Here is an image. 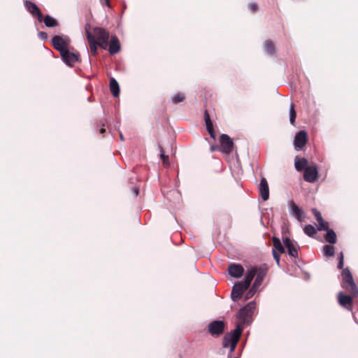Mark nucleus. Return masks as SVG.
<instances>
[{
    "label": "nucleus",
    "instance_id": "11",
    "mask_svg": "<svg viewBox=\"0 0 358 358\" xmlns=\"http://www.w3.org/2000/svg\"><path fill=\"white\" fill-rule=\"evenodd\" d=\"M338 301L339 304L348 310H351L352 306V299L356 298L357 296H352V294H346L343 292H340L338 293Z\"/></svg>",
    "mask_w": 358,
    "mask_h": 358
},
{
    "label": "nucleus",
    "instance_id": "32",
    "mask_svg": "<svg viewBox=\"0 0 358 358\" xmlns=\"http://www.w3.org/2000/svg\"><path fill=\"white\" fill-rule=\"evenodd\" d=\"M257 289H258V287H254V285H252V287L250 289V290L245 294V299L248 300L250 298H252L257 292Z\"/></svg>",
    "mask_w": 358,
    "mask_h": 358
},
{
    "label": "nucleus",
    "instance_id": "27",
    "mask_svg": "<svg viewBox=\"0 0 358 358\" xmlns=\"http://www.w3.org/2000/svg\"><path fill=\"white\" fill-rule=\"evenodd\" d=\"M43 20L48 27H54L58 24L57 21L49 15H45L44 17H43Z\"/></svg>",
    "mask_w": 358,
    "mask_h": 358
},
{
    "label": "nucleus",
    "instance_id": "7",
    "mask_svg": "<svg viewBox=\"0 0 358 358\" xmlns=\"http://www.w3.org/2000/svg\"><path fill=\"white\" fill-rule=\"evenodd\" d=\"M308 136L304 130L298 131L294 138V147L296 151H300L307 143Z\"/></svg>",
    "mask_w": 358,
    "mask_h": 358
},
{
    "label": "nucleus",
    "instance_id": "16",
    "mask_svg": "<svg viewBox=\"0 0 358 358\" xmlns=\"http://www.w3.org/2000/svg\"><path fill=\"white\" fill-rule=\"evenodd\" d=\"M289 213L291 215L294 216L299 222H303L302 217L303 211L292 200L288 203Z\"/></svg>",
    "mask_w": 358,
    "mask_h": 358
},
{
    "label": "nucleus",
    "instance_id": "48",
    "mask_svg": "<svg viewBox=\"0 0 358 358\" xmlns=\"http://www.w3.org/2000/svg\"><path fill=\"white\" fill-rule=\"evenodd\" d=\"M135 194H136V196L138 194V189H135Z\"/></svg>",
    "mask_w": 358,
    "mask_h": 358
},
{
    "label": "nucleus",
    "instance_id": "42",
    "mask_svg": "<svg viewBox=\"0 0 358 358\" xmlns=\"http://www.w3.org/2000/svg\"><path fill=\"white\" fill-rule=\"evenodd\" d=\"M102 4H106L108 7L111 8V5L109 0H100Z\"/></svg>",
    "mask_w": 358,
    "mask_h": 358
},
{
    "label": "nucleus",
    "instance_id": "25",
    "mask_svg": "<svg viewBox=\"0 0 358 358\" xmlns=\"http://www.w3.org/2000/svg\"><path fill=\"white\" fill-rule=\"evenodd\" d=\"M324 236L325 241L330 244H334L337 241L336 234L332 229H328Z\"/></svg>",
    "mask_w": 358,
    "mask_h": 358
},
{
    "label": "nucleus",
    "instance_id": "26",
    "mask_svg": "<svg viewBox=\"0 0 358 358\" xmlns=\"http://www.w3.org/2000/svg\"><path fill=\"white\" fill-rule=\"evenodd\" d=\"M272 241L273 246L275 248V250H278L280 253L285 252V245L280 241V240L276 236H273L272 238Z\"/></svg>",
    "mask_w": 358,
    "mask_h": 358
},
{
    "label": "nucleus",
    "instance_id": "1",
    "mask_svg": "<svg viewBox=\"0 0 358 358\" xmlns=\"http://www.w3.org/2000/svg\"><path fill=\"white\" fill-rule=\"evenodd\" d=\"M342 276L343 284L342 287L354 296H358V287L354 281L350 269L347 267L343 269Z\"/></svg>",
    "mask_w": 358,
    "mask_h": 358
},
{
    "label": "nucleus",
    "instance_id": "36",
    "mask_svg": "<svg viewBox=\"0 0 358 358\" xmlns=\"http://www.w3.org/2000/svg\"><path fill=\"white\" fill-rule=\"evenodd\" d=\"M272 253H273L274 259L276 261L277 264L279 266L280 265V255L275 250H273Z\"/></svg>",
    "mask_w": 358,
    "mask_h": 358
},
{
    "label": "nucleus",
    "instance_id": "23",
    "mask_svg": "<svg viewBox=\"0 0 358 358\" xmlns=\"http://www.w3.org/2000/svg\"><path fill=\"white\" fill-rule=\"evenodd\" d=\"M294 166L296 171H304L308 166V161L306 158H295Z\"/></svg>",
    "mask_w": 358,
    "mask_h": 358
},
{
    "label": "nucleus",
    "instance_id": "34",
    "mask_svg": "<svg viewBox=\"0 0 358 358\" xmlns=\"http://www.w3.org/2000/svg\"><path fill=\"white\" fill-rule=\"evenodd\" d=\"M317 229L319 231H327L329 229L328 222L324 221L323 222L320 223L317 226Z\"/></svg>",
    "mask_w": 358,
    "mask_h": 358
},
{
    "label": "nucleus",
    "instance_id": "30",
    "mask_svg": "<svg viewBox=\"0 0 358 358\" xmlns=\"http://www.w3.org/2000/svg\"><path fill=\"white\" fill-rule=\"evenodd\" d=\"M303 231L307 236L310 237H313L317 233L316 229L311 224L306 225L303 228Z\"/></svg>",
    "mask_w": 358,
    "mask_h": 358
},
{
    "label": "nucleus",
    "instance_id": "44",
    "mask_svg": "<svg viewBox=\"0 0 358 358\" xmlns=\"http://www.w3.org/2000/svg\"><path fill=\"white\" fill-rule=\"evenodd\" d=\"M318 222V224L321 222H323L324 220H323L322 217L319 218L318 220H316Z\"/></svg>",
    "mask_w": 358,
    "mask_h": 358
},
{
    "label": "nucleus",
    "instance_id": "38",
    "mask_svg": "<svg viewBox=\"0 0 358 358\" xmlns=\"http://www.w3.org/2000/svg\"><path fill=\"white\" fill-rule=\"evenodd\" d=\"M312 212L314 214L316 220H318L319 218L322 217L320 212H319L316 208H313Z\"/></svg>",
    "mask_w": 358,
    "mask_h": 358
},
{
    "label": "nucleus",
    "instance_id": "22",
    "mask_svg": "<svg viewBox=\"0 0 358 358\" xmlns=\"http://www.w3.org/2000/svg\"><path fill=\"white\" fill-rule=\"evenodd\" d=\"M204 120L208 132L209 133L211 138L215 139L216 134L213 129V122L210 120V115L207 110L204 112Z\"/></svg>",
    "mask_w": 358,
    "mask_h": 358
},
{
    "label": "nucleus",
    "instance_id": "31",
    "mask_svg": "<svg viewBox=\"0 0 358 358\" xmlns=\"http://www.w3.org/2000/svg\"><path fill=\"white\" fill-rule=\"evenodd\" d=\"M296 117V113L294 109V104L292 103L289 106V121L292 124H294L295 122Z\"/></svg>",
    "mask_w": 358,
    "mask_h": 358
},
{
    "label": "nucleus",
    "instance_id": "12",
    "mask_svg": "<svg viewBox=\"0 0 358 358\" xmlns=\"http://www.w3.org/2000/svg\"><path fill=\"white\" fill-rule=\"evenodd\" d=\"M283 244L285 248L287 250V254L294 258L298 257V250L299 245L296 242L291 240L289 237L283 238Z\"/></svg>",
    "mask_w": 358,
    "mask_h": 358
},
{
    "label": "nucleus",
    "instance_id": "14",
    "mask_svg": "<svg viewBox=\"0 0 358 358\" xmlns=\"http://www.w3.org/2000/svg\"><path fill=\"white\" fill-rule=\"evenodd\" d=\"M25 8L34 16L36 17L38 20L41 22L43 21V14L41 13L39 8L34 3L30 1L24 2Z\"/></svg>",
    "mask_w": 358,
    "mask_h": 358
},
{
    "label": "nucleus",
    "instance_id": "20",
    "mask_svg": "<svg viewBox=\"0 0 358 358\" xmlns=\"http://www.w3.org/2000/svg\"><path fill=\"white\" fill-rule=\"evenodd\" d=\"M108 51L110 55H115L120 50V43L116 36L110 37V42H108Z\"/></svg>",
    "mask_w": 358,
    "mask_h": 358
},
{
    "label": "nucleus",
    "instance_id": "37",
    "mask_svg": "<svg viewBox=\"0 0 358 358\" xmlns=\"http://www.w3.org/2000/svg\"><path fill=\"white\" fill-rule=\"evenodd\" d=\"M238 341H239V339H237L236 341H235L234 342H231V345H229V355L236 349Z\"/></svg>",
    "mask_w": 358,
    "mask_h": 358
},
{
    "label": "nucleus",
    "instance_id": "18",
    "mask_svg": "<svg viewBox=\"0 0 358 358\" xmlns=\"http://www.w3.org/2000/svg\"><path fill=\"white\" fill-rule=\"evenodd\" d=\"M257 272L256 273L257 277L255 280V282L253 283L254 287H259L263 280L264 279L265 276L267 273V267L266 265H262L259 267L257 268Z\"/></svg>",
    "mask_w": 358,
    "mask_h": 358
},
{
    "label": "nucleus",
    "instance_id": "45",
    "mask_svg": "<svg viewBox=\"0 0 358 358\" xmlns=\"http://www.w3.org/2000/svg\"><path fill=\"white\" fill-rule=\"evenodd\" d=\"M185 99V96L184 95H182V94H180V102H182Z\"/></svg>",
    "mask_w": 358,
    "mask_h": 358
},
{
    "label": "nucleus",
    "instance_id": "24",
    "mask_svg": "<svg viewBox=\"0 0 358 358\" xmlns=\"http://www.w3.org/2000/svg\"><path fill=\"white\" fill-rule=\"evenodd\" d=\"M110 90L112 94L115 97H117L120 94V87L117 80L114 78L110 79Z\"/></svg>",
    "mask_w": 358,
    "mask_h": 358
},
{
    "label": "nucleus",
    "instance_id": "19",
    "mask_svg": "<svg viewBox=\"0 0 358 358\" xmlns=\"http://www.w3.org/2000/svg\"><path fill=\"white\" fill-rule=\"evenodd\" d=\"M259 190L263 201H267L269 198V187L266 179L264 177L261 178Z\"/></svg>",
    "mask_w": 358,
    "mask_h": 358
},
{
    "label": "nucleus",
    "instance_id": "29",
    "mask_svg": "<svg viewBox=\"0 0 358 358\" xmlns=\"http://www.w3.org/2000/svg\"><path fill=\"white\" fill-rule=\"evenodd\" d=\"M323 254L327 257H333L334 255V247L331 245H325L323 247Z\"/></svg>",
    "mask_w": 358,
    "mask_h": 358
},
{
    "label": "nucleus",
    "instance_id": "13",
    "mask_svg": "<svg viewBox=\"0 0 358 358\" xmlns=\"http://www.w3.org/2000/svg\"><path fill=\"white\" fill-rule=\"evenodd\" d=\"M249 288V286H246L243 282L235 283L233 286L232 291L231 293V298L234 301L238 300L242 296L243 292Z\"/></svg>",
    "mask_w": 358,
    "mask_h": 358
},
{
    "label": "nucleus",
    "instance_id": "33",
    "mask_svg": "<svg viewBox=\"0 0 358 358\" xmlns=\"http://www.w3.org/2000/svg\"><path fill=\"white\" fill-rule=\"evenodd\" d=\"M159 147L160 148V157L162 160L163 164L164 166H168L169 165V157L167 155H165L162 148L160 145Z\"/></svg>",
    "mask_w": 358,
    "mask_h": 358
},
{
    "label": "nucleus",
    "instance_id": "2",
    "mask_svg": "<svg viewBox=\"0 0 358 358\" xmlns=\"http://www.w3.org/2000/svg\"><path fill=\"white\" fill-rule=\"evenodd\" d=\"M255 309L256 303L254 301H250L239 310L237 318L244 324H250Z\"/></svg>",
    "mask_w": 358,
    "mask_h": 358
},
{
    "label": "nucleus",
    "instance_id": "8",
    "mask_svg": "<svg viewBox=\"0 0 358 358\" xmlns=\"http://www.w3.org/2000/svg\"><path fill=\"white\" fill-rule=\"evenodd\" d=\"M220 151L225 154H229L232 151L234 143L231 138L228 135L222 134L220 136Z\"/></svg>",
    "mask_w": 358,
    "mask_h": 358
},
{
    "label": "nucleus",
    "instance_id": "39",
    "mask_svg": "<svg viewBox=\"0 0 358 358\" xmlns=\"http://www.w3.org/2000/svg\"><path fill=\"white\" fill-rule=\"evenodd\" d=\"M248 8L252 11L255 12L257 10V5L255 3H251L248 4Z\"/></svg>",
    "mask_w": 358,
    "mask_h": 358
},
{
    "label": "nucleus",
    "instance_id": "9",
    "mask_svg": "<svg viewBox=\"0 0 358 358\" xmlns=\"http://www.w3.org/2000/svg\"><path fill=\"white\" fill-rule=\"evenodd\" d=\"M62 60L68 66H72L75 63L79 61L80 55L78 52H72L70 48L60 54Z\"/></svg>",
    "mask_w": 358,
    "mask_h": 358
},
{
    "label": "nucleus",
    "instance_id": "43",
    "mask_svg": "<svg viewBox=\"0 0 358 358\" xmlns=\"http://www.w3.org/2000/svg\"><path fill=\"white\" fill-rule=\"evenodd\" d=\"M99 132L100 134H103L106 132V129L103 127H102L100 129Z\"/></svg>",
    "mask_w": 358,
    "mask_h": 358
},
{
    "label": "nucleus",
    "instance_id": "35",
    "mask_svg": "<svg viewBox=\"0 0 358 358\" xmlns=\"http://www.w3.org/2000/svg\"><path fill=\"white\" fill-rule=\"evenodd\" d=\"M343 264H344V255H343V253L341 252L338 256V268L339 269H341V268L343 269Z\"/></svg>",
    "mask_w": 358,
    "mask_h": 358
},
{
    "label": "nucleus",
    "instance_id": "6",
    "mask_svg": "<svg viewBox=\"0 0 358 358\" xmlns=\"http://www.w3.org/2000/svg\"><path fill=\"white\" fill-rule=\"evenodd\" d=\"M225 323L222 320H214L208 325V333L215 337L220 336L224 331Z\"/></svg>",
    "mask_w": 358,
    "mask_h": 358
},
{
    "label": "nucleus",
    "instance_id": "28",
    "mask_svg": "<svg viewBox=\"0 0 358 358\" xmlns=\"http://www.w3.org/2000/svg\"><path fill=\"white\" fill-rule=\"evenodd\" d=\"M264 51L270 55H272L274 54L275 52V48H274V45L273 43H272L271 41L270 40H266L265 42H264Z\"/></svg>",
    "mask_w": 358,
    "mask_h": 358
},
{
    "label": "nucleus",
    "instance_id": "21",
    "mask_svg": "<svg viewBox=\"0 0 358 358\" xmlns=\"http://www.w3.org/2000/svg\"><path fill=\"white\" fill-rule=\"evenodd\" d=\"M257 272V269L256 267L251 266L250 268H248L245 273L243 280L242 281L243 284H245L246 286L248 285L250 287L251 282L255 276Z\"/></svg>",
    "mask_w": 358,
    "mask_h": 358
},
{
    "label": "nucleus",
    "instance_id": "4",
    "mask_svg": "<svg viewBox=\"0 0 358 358\" xmlns=\"http://www.w3.org/2000/svg\"><path fill=\"white\" fill-rule=\"evenodd\" d=\"M71 40L68 36H55L52 38V45L60 54L70 48Z\"/></svg>",
    "mask_w": 358,
    "mask_h": 358
},
{
    "label": "nucleus",
    "instance_id": "41",
    "mask_svg": "<svg viewBox=\"0 0 358 358\" xmlns=\"http://www.w3.org/2000/svg\"><path fill=\"white\" fill-rule=\"evenodd\" d=\"M173 102L176 104L178 103H179V94H176L173 97Z\"/></svg>",
    "mask_w": 358,
    "mask_h": 358
},
{
    "label": "nucleus",
    "instance_id": "47",
    "mask_svg": "<svg viewBox=\"0 0 358 358\" xmlns=\"http://www.w3.org/2000/svg\"><path fill=\"white\" fill-rule=\"evenodd\" d=\"M120 137L121 141L124 140V138H123V136L122 134H120Z\"/></svg>",
    "mask_w": 358,
    "mask_h": 358
},
{
    "label": "nucleus",
    "instance_id": "17",
    "mask_svg": "<svg viewBox=\"0 0 358 358\" xmlns=\"http://www.w3.org/2000/svg\"><path fill=\"white\" fill-rule=\"evenodd\" d=\"M229 274L233 278H240L244 273V268L239 264H231L228 267Z\"/></svg>",
    "mask_w": 358,
    "mask_h": 358
},
{
    "label": "nucleus",
    "instance_id": "3",
    "mask_svg": "<svg viewBox=\"0 0 358 358\" xmlns=\"http://www.w3.org/2000/svg\"><path fill=\"white\" fill-rule=\"evenodd\" d=\"M92 34L100 48L104 50L108 48V39L110 38L109 31L101 27H94Z\"/></svg>",
    "mask_w": 358,
    "mask_h": 358
},
{
    "label": "nucleus",
    "instance_id": "10",
    "mask_svg": "<svg viewBox=\"0 0 358 358\" xmlns=\"http://www.w3.org/2000/svg\"><path fill=\"white\" fill-rule=\"evenodd\" d=\"M303 179L310 183L315 182L318 178V170L316 166H308L303 171Z\"/></svg>",
    "mask_w": 358,
    "mask_h": 358
},
{
    "label": "nucleus",
    "instance_id": "46",
    "mask_svg": "<svg viewBox=\"0 0 358 358\" xmlns=\"http://www.w3.org/2000/svg\"><path fill=\"white\" fill-rule=\"evenodd\" d=\"M216 149H217V147H216V146H215V145H212V146L210 147V150H211L212 151H214V150H215Z\"/></svg>",
    "mask_w": 358,
    "mask_h": 358
},
{
    "label": "nucleus",
    "instance_id": "15",
    "mask_svg": "<svg viewBox=\"0 0 358 358\" xmlns=\"http://www.w3.org/2000/svg\"><path fill=\"white\" fill-rule=\"evenodd\" d=\"M85 32H86V36L87 38V41L90 44V48L91 53L93 55H96L97 54V47L99 46L98 43L96 40H94V37L92 36V33L90 31V25L87 24L85 27Z\"/></svg>",
    "mask_w": 358,
    "mask_h": 358
},
{
    "label": "nucleus",
    "instance_id": "40",
    "mask_svg": "<svg viewBox=\"0 0 358 358\" xmlns=\"http://www.w3.org/2000/svg\"><path fill=\"white\" fill-rule=\"evenodd\" d=\"M39 36L42 38V39H47L48 38V34L47 33L44 32V31H40L39 32Z\"/></svg>",
    "mask_w": 358,
    "mask_h": 358
},
{
    "label": "nucleus",
    "instance_id": "49",
    "mask_svg": "<svg viewBox=\"0 0 358 358\" xmlns=\"http://www.w3.org/2000/svg\"><path fill=\"white\" fill-rule=\"evenodd\" d=\"M235 358H238V357H235Z\"/></svg>",
    "mask_w": 358,
    "mask_h": 358
},
{
    "label": "nucleus",
    "instance_id": "5",
    "mask_svg": "<svg viewBox=\"0 0 358 358\" xmlns=\"http://www.w3.org/2000/svg\"><path fill=\"white\" fill-rule=\"evenodd\" d=\"M243 329V327H242L241 324H238L235 329L225 334L222 342L223 348H228L229 345H231V342L240 339Z\"/></svg>",
    "mask_w": 358,
    "mask_h": 358
}]
</instances>
